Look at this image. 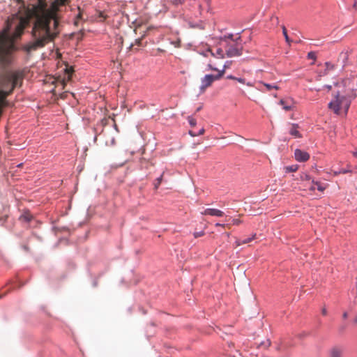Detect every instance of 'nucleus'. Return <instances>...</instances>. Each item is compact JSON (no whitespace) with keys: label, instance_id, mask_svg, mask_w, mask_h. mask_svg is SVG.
Returning a JSON list of instances; mask_svg holds the SVG:
<instances>
[{"label":"nucleus","instance_id":"nucleus-51","mask_svg":"<svg viewBox=\"0 0 357 357\" xmlns=\"http://www.w3.org/2000/svg\"><path fill=\"white\" fill-rule=\"evenodd\" d=\"M132 47V44H130V47H129V49H131Z\"/></svg>","mask_w":357,"mask_h":357},{"label":"nucleus","instance_id":"nucleus-35","mask_svg":"<svg viewBox=\"0 0 357 357\" xmlns=\"http://www.w3.org/2000/svg\"><path fill=\"white\" fill-rule=\"evenodd\" d=\"M189 135H190L192 137H195V136H197V132H195V131H192V130H190Z\"/></svg>","mask_w":357,"mask_h":357},{"label":"nucleus","instance_id":"nucleus-34","mask_svg":"<svg viewBox=\"0 0 357 357\" xmlns=\"http://www.w3.org/2000/svg\"><path fill=\"white\" fill-rule=\"evenodd\" d=\"M309 189L311 191H314L316 189H317V187L315 186L314 184H312V185H311L310 187H309Z\"/></svg>","mask_w":357,"mask_h":357},{"label":"nucleus","instance_id":"nucleus-21","mask_svg":"<svg viewBox=\"0 0 357 357\" xmlns=\"http://www.w3.org/2000/svg\"><path fill=\"white\" fill-rule=\"evenodd\" d=\"M271 345V341L270 340H266L265 341H262L259 343V347H263L264 348H268Z\"/></svg>","mask_w":357,"mask_h":357},{"label":"nucleus","instance_id":"nucleus-31","mask_svg":"<svg viewBox=\"0 0 357 357\" xmlns=\"http://www.w3.org/2000/svg\"><path fill=\"white\" fill-rule=\"evenodd\" d=\"M236 80L241 84H245V79L242 77H236Z\"/></svg>","mask_w":357,"mask_h":357},{"label":"nucleus","instance_id":"nucleus-25","mask_svg":"<svg viewBox=\"0 0 357 357\" xmlns=\"http://www.w3.org/2000/svg\"><path fill=\"white\" fill-rule=\"evenodd\" d=\"M325 66H326V69L325 70H326L327 71L334 68V65L332 64L331 62H328V61L325 63Z\"/></svg>","mask_w":357,"mask_h":357},{"label":"nucleus","instance_id":"nucleus-17","mask_svg":"<svg viewBox=\"0 0 357 357\" xmlns=\"http://www.w3.org/2000/svg\"><path fill=\"white\" fill-rule=\"evenodd\" d=\"M264 86L266 88L268 91H271L272 89H279V86L276 84H272L268 83H263Z\"/></svg>","mask_w":357,"mask_h":357},{"label":"nucleus","instance_id":"nucleus-39","mask_svg":"<svg viewBox=\"0 0 357 357\" xmlns=\"http://www.w3.org/2000/svg\"><path fill=\"white\" fill-rule=\"evenodd\" d=\"M339 330H340V332H341V333L343 332L345 330V326H341L340 327Z\"/></svg>","mask_w":357,"mask_h":357},{"label":"nucleus","instance_id":"nucleus-29","mask_svg":"<svg viewBox=\"0 0 357 357\" xmlns=\"http://www.w3.org/2000/svg\"><path fill=\"white\" fill-rule=\"evenodd\" d=\"M231 61H226L224 66H223V68L224 69H227L229 67V66L231 64Z\"/></svg>","mask_w":357,"mask_h":357},{"label":"nucleus","instance_id":"nucleus-12","mask_svg":"<svg viewBox=\"0 0 357 357\" xmlns=\"http://www.w3.org/2000/svg\"><path fill=\"white\" fill-rule=\"evenodd\" d=\"M282 33L284 37L286 43H288L289 45H290V43H291V40L290 39V38L289 37V36L287 34V31L286 27L283 25L282 26Z\"/></svg>","mask_w":357,"mask_h":357},{"label":"nucleus","instance_id":"nucleus-3","mask_svg":"<svg viewBox=\"0 0 357 357\" xmlns=\"http://www.w3.org/2000/svg\"><path fill=\"white\" fill-rule=\"evenodd\" d=\"M214 81H216V79L213 74H207L202 78L201 85L199 86L200 93H203Z\"/></svg>","mask_w":357,"mask_h":357},{"label":"nucleus","instance_id":"nucleus-42","mask_svg":"<svg viewBox=\"0 0 357 357\" xmlns=\"http://www.w3.org/2000/svg\"><path fill=\"white\" fill-rule=\"evenodd\" d=\"M356 6H357V2H356V1H355L352 5V7L355 8H356Z\"/></svg>","mask_w":357,"mask_h":357},{"label":"nucleus","instance_id":"nucleus-36","mask_svg":"<svg viewBox=\"0 0 357 357\" xmlns=\"http://www.w3.org/2000/svg\"><path fill=\"white\" fill-rule=\"evenodd\" d=\"M233 222L234 225H238L241 222V220L239 219H234Z\"/></svg>","mask_w":357,"mask_h":357},{"label":"nucleus","instance_id":"nucleus-18","mask_svg":"<svg viewBox=\"0 0 357 357\" xmlns=\"http://www.w3.org/2000/svg\"><path fill=\"white\" fill-rule=\"evenodd\" d=\"M225 70H226L224 68H222L220 70H217L218 72V74L214 75V77L216 79V80H219L224 75Z\"/></svg>","mask_w":357,"mask_h":357},{"label":"nucleus","instance_id":"nucleus-24","mask_svg":"<svg viewBox=\"0 0 357 357\" xmlns=\"http://www.w3.org/2000/svg\"><path fill=\"white\" fill-rule=\"evenodd\" d=\"M240 34L241 32L237 33L236 35H238V36L236 38H234V40H232V41L235 42V45L241 46L239 44V43L241 41V36H240Z\"/></svg>","mask_w":357,"mask_h":357},{"label":"nucleus","instance_id":"nucleus-46","mask_svg":"<svg viewBox=\"0 0 357 357\" xmlns=\"http://www.w3.org/2000/svg\"><path fill=\"white\" fill-rule=\"evenodd\" d=\"M354 322L357 324V316L354 318Z\"/></svg>","mask_w":357,"mask_h":357},{"label":"nucleus","instance_id":"nucleus-4","mask_svg":"<svg viewBox=\"0 0 357 357\" xmlns=\"http://www.w3.org/2000/svg\"><path fill=\"white\" fill-rule=\"evenodd\" d=\"M295 159L300 162H305L310 158V155L307 152L299 149L294 151Z\"/></svg>","mask_w":357,"mask_h":357},{"label":"nucleus","instance_id":"nucleus-37","mask_svg":"<svg viewBox=\"0 0 357 357\" xmlns=\"http://www.w3.org/2000/svg\"><path fill=\"white\" fill-rule=\"evenodd\" d=\"M321 313L323 315H326L327 314V310L326 307H324L322 310H321Z\"/></svg>","mask_w":357,"mask_h":357},{"label":"nucleus","instance_id":"nucleus-6","mask_svg":"<svg viewBox=\"0 0 357 357\" xmlns=\"http://www.w3.org/2000/svg\"><path fill=\"white\" fill-rule=\"evenodd\" d=\"M202 213L205 215H208L216 216V217H222L224 215L223 211H222L219 209H217V208H206Z\"/></svg>","mask_w":357,"mask_h":357},{"label":"nucleus","instance_id":"nucleus-20","mask_svg":"<svg viewBox=\"0 0 357 357\" xmlns=\"http://www.w3.org/2000/svg\"><path fill=\"white\" fill-rule=\"evenodd\" d=\"M188 121L191 127H195L197 125L196 119L191 116L188 117Z\"/></svg>","mask_w":357,"mask_h":357},{"label":"nucleus","instance_id":"nucleus-26","mask_svg":"<svg viewBox=\"0 0 357 357\" xmlns=\"http://www.w3.org/2000/svg\"><path fill=\"white\" fill-rule=\"evenodd\" d=\"M204 234V231H195L194 232L193 234V236L195 238H199L200 236H202Z\"/></svg>","mask_w":357,"mask_h":357},{"label":"nucleus","instance_id":"nucleus-52","mask_svg":"<svg viewBox=\"0 0 357 357\" xmlns=\"http://www.w3.org/2000/svg\"><path fill=\"white\" fill-rule=\"evenodd\" d=\"M22 163H20V164L17 165V167H20V166H22Z\"/></svg>","mask_w":357,"mask_h":357},{"label":"nucleus","instance_id":"nucleus-32","mask_svg":"<svg viewBox=\"0 0 357 357\" xmlns=\"http://www.w3.org/2000/svg\"><path fill=\"white\" fill-rule=\"evenodd\" d=\"M226 78H227V79H233V80H236V77H235V76H234V75H227V77H226Z\"/></svg>","mask_w":357,"mask_h":357},{"label":"nucleus","instance_id":"nucleus-1","mask_svg":"<svg viewBox=\"0 0 357 357\" xmlns=\"http://www.w3.org/2000/svg\"><path fill=\"white\" fill-rule=\"evenodd\" d=\"M328 107L337 115L340 114L341 108H344L347 114L350 107V100L346 96H340L337 92L335 96V99L328 103Z\"/></svg>","mask_w":357,"mask_h":357},{"label":"nucleus","instance_id":"nucleus-15","mask_svg":"<svg viewBox=\"0 0 357 357\" xmlns=\"http://www.w3.org/2000/svg\"><path fill=\"white\" fill-rule=\"evenodd\" d=\"M298 165H292L289 166H287L285 167V172H295L298 169Z\"/></svg>","mask_w":357,"mask_h":357},{"label":"nucleus","instance_id":"nucleus-23","mask_svg":"<svg viewBox=\"0 0 357 357\" xmlns=\"http://www.w3.org/2000/svg\"><path fill=\"white\" fill-rule=\"evenodd\" d=\"M307 58L309 59L315 60L317 59V54L315 52L311 51L307 53Z\"/></svg>","mask_w":357,"mask_h":357},{"label":"nucleus","instance_id":"nucleus-5","mask_svg":"<svg viewBox=\"0 0 357 357\" xmlns=\"http://www.w3.org/2000/svg\"><path fill=\"white\" fill-rule=\"evenodd\" d=\"M344 348L340 346H334L330 351L328 357H342Z\"/></svg>","mask_w":357,"mask_h":357},{"label":"nucleus","instance_id":"nucleus-14","mask_svg":"<svg viewBox=\"0 0 357 357\" xmlns=\"http://www.w3.org/2000/svg\"><path fill=\"white\" fill-rule=\"evenodd\" d=\"M279 104L282 106L283 109L285 111H290L292 108L291 105L286 104L285 100L283 99L280 100Z\"/></svg>","mask_w":357,"mask_h":357},{"label":"nucleus","instance_id":"nucleus-43","mask_svg":"<svg viewBox=\"0 0 357 357\" xmlns=\"http://www.w3.org/2000/svg\"><path fill=\"white\" fill-rule=\"evenodd\" d=\"M354 302L355 303H357V291H356V295L355 296V298H354Z\"/></svg>","mask_w":357,"mask_h":357},{"label":"nucleus","instance_id":"nucleus-30","mask_svg":"<svg viewBox=\"0 0 357 357\" xmlns=\"http://www.w3.org/2000/svg\"><path fill=\"white\" fill-rule=\"evenodd\" d=\"M207 68L208 70H218V69L214 66H213L211 63H208V66H207Z\"/></svg>","mask_w":357,"mask_h":357},{"label":"nucleus","instance_id":"nucleus-11","mask_svg":"<svg viewBox=\"0 0 357 357\" xmlns=\"http://www.w3.org/2000/svg\"><path fill=\"white\" fill-rule=\"evenodd\" d=\"M210 52H211V54L213 56H215V57H220L221 59H223L225 58V54H224V52H223V50L221 49V48H218L215 53L213 52L211 50H208Z\"/></svg>","mask_w":357,"mask_h":357},{"label":"nucleus","instance_id":"nucleus-48","mask_svg":"<svg viewBox=\"0 0 357 357\" xmlns=\"http://www.w3.org/2000/svg\"><path fill=\"white\" fill-rule=\"evenodd\" d=\"M192 26H193V27H198V28H199V29H202V26H198V25H193Z\"/></svg>","mask_w":357,"mask_h":357},{"label":"nucleus","instance_id":"nucleus-44","mask_svg":"<svg viewBox=\"0 0 357 357\" xmlns=\"http://www.w3.org/2000/svg\"><path fill=\"white\" fill-rule=\"evenodd\" d=\"M201 109H202V107L200 106V107H197V109H196L195 112H199Z\"/></svg>","mask_w":357,"mask_h":357},{"label":"nucleus","instance_id":"nucleus-2","mask_svg":"<svg viewBox=\"0 0 357 357\" xmlns=\"http://www.w3.org/2000/svg\"><path fill=\"white\" fill-rule=\"evenodd\" d=\"M226 55L229 58L240 56L243 54V46L235 45H227Z\"/></svg>","mask_w":357,"mask_h":357},{"label":"nucleus","instance_id":"nucleus-50","mask_svg":"<svg viewBox=\"0 0 357 357\" xmlns=\"http://www.w3.org/2000/svg\"><path fill=\"white\" fill-rule=\"evenodd\" d=\"M354 156L357 157V151L354 152Z\"/></svg>","mask_w":357,"mask_h":357},{"label":"nucleus","instance_id":"nucleus-41","mask_svg":"<svg viewBox=\"0 0 357 357\" xmlns=\"http://www.w3.org/2000/svg\"><path fill=\"white\" fill-rule=\"evenodd\" d=\"M326 74H327V70H324V72H323V73H320L319 76L326 75Z\"/></svg>","mask_w":357,"mask_h":357},{"label":"nucleus","instance_id":"nucleus-16","mask_svg":"<svg viewBox=\"0 0 357 357\" xmlns=\"http://www.w3.org/2000/svg\"><path fill=\"white\" fill-rule=\"evenodd\" d=\"M227 39L231 40H234V34L230 33L220 37V40L222 41H226Z\"/></svg>","mask_w":357,"mask_h":357},{"label":"nucleus","instance_id":"nucleus-10","mask_svg":"<svg viewBox=\"0 0 357 357\" xmlns=\"http://www.w3.org/2000/svg\"><path fill=\"white\" fill-rule=\"evenodd\" d=\"M348 58H349V53H348V52H342L340 54L339 61H342V63L343 67L347 65V61H348Z\"/></svg>","mask_w":357,"mask_h":357},{"label":"nucleus","instance_id":"nucleus-8","mask_svg":"<svg viewBox=\"0 0 357 357\" xmlns=\"http://www.w3.org/2000/svg\"><path fill=\"white\" fill-rule=\"evenodd\" d=\"M33 215L28 211H24L20 216V220L22 222H26V223H29L33 220Z\"/></svg>","mask_w":357,"mask_h":357},{"label":"nucleus","instance_id":"nucleus-38","mask_svg":"<svg viewBox=\"0 0 357 357\" xmlns=\"http://www.w3.org/2000/svg\"><path fill=\"white\" fill-rule=\"evenodd\" d=\"M324 88H326V89H327L328 90H331V88H332V86H331V85H329V84H325V85L324 86Z\"/></svg>","mask_w":357,"mask_h":357},{"label":"nucleus","instance_id":"nucleus-13","mask_svg":"<svg viewBox=\"0 0 357 357\" xmlns=\"http://www.w3.org/2000/svg\"><path fill=\"white\" fill-rule=\"evenodd\" d=\"M312 183L314 184L315 186L317 187V189L320 192H323L325 190V187L319 181H314V179H312Z\"/></svg>","mask_w":357,"mask_h":357},{"label":"nucleus","instance_id":"nucleus-27","mask_svg":"<svg viewBox=\"0 0 357 357\" xmlns=\"http://www.w3.org/2000/svg\"><path fill=\"white\" fill-rule=\"evenodd\" d=\"M255 236V234H254L252 237L246 238L242 241L243 244L248 243L250 242Z\"/></svg>","mask_w":357,"mask_h":357},{"label":"nucleus","instance_id":"nucleus-28","mask_svg":"<svg viewBox=\"0 0 357 357\" xmlns=\"http://www.w3.org/2000/svg\"><path fill=\"white\" fill-rule=\"evenodd\" d=\"M351 172V171L350 169H349L342 168V169H340L339 170L338 173H339V174H347V173Z\"/></svg>","mask_w":357,"mask_h":357},{"label":"nucleus","instance_id":"nucleus-7","mask_svg":"<svg viewBox=\"0 0 357 357\" xmlns=\"http://www.w3.org/2000/svg\"><path fill=\"white\" fill-rule=\"evenodd\" d=\"M291 127L289 130V134L295 138H301L303 136L298 131L299 126L298 123H291Z\"/></svg>","mask_w":357,"mask_h":357},{"label":"nucleus","instance_id":"nucleus-33","mask_svg":"<svg viewBox=\"0 0 357 357\" xmlns=\"http://www.w3.org/2000/svg\"><path fill=\"white\" fill-rule=\"evenodd\" d=\"M204 132V129L202 128H201L197 132V136L198 135H202L203 133Z\"/></svg>","mask_w":357,"mask_h":357},{"label":"nucleus","instance_id":"nucleus-47","mask_svg":"<svg viewBox=\"0 0 357 357\" xmlns=\"http://www.w3.org/2000/svg\"><path fill=\"white\" fill-rule=\"evenodd\" d=\"M192 26H193V27H198V28H199V29H202V26H198V25H193Z\"/></svg>","mask_w":357,"mask_h":357},{"label":"nucleus","instance_id":"nucleus-22","mask_svg":"<svg viewBox=\"0 0 357 357\" xmlns=\"http://www.w3.org/2000/svg\"><path fill=\"white\" fill-rule=\"evenodd\" d=\"M301 179L302 181H311V180H312L311 176L309 175L308 174H306V173H302V174L301 175Z\"/></svg>","mask_w":357,"mask_h":357},{"label":"nucleus","instance_id":"nucleus-40","mask_svg":"<svg viewBox=\"0 0 357 357\" xmlns=\"http://www.w3.org/2000/svg\"><path fill=\"white\" fill-rule=\"evenodd\" d=\"M348 317V313L347 312H344L342 314L343 319H347Z\"/></svg>","mask_w":357,"mask_h":357},{"label":"nucleus","instance_id":"nucleus-19","mask_svg":"<svg viewBox=\"0 0 357 357\" xmlns=\"http://www.w3.org/2000/svg\"><path fill=\"white\" fill-rule=\"evenodd\" d=\"M162 175H160L159 177H158L155 180V182L154 183V187H155V189L157 190L160 185L162 183Z\"/></svg>","mask_w":357,"mask_h":357},{"label":"nucleus","instance_id":"nucleus-49","mask_svg":"<svg viewBox=\"0 0 357 357\" xmlns=\"http://www.w3.org/2000/svg\"><path fill=\"white\" fill-rule=\"evenodd\" d=\"M192 26H193V27H198V28H199V29H202V26H198V25H193Z\"/></svg>","mask_w":357,"mask_h":357},{"label":"nucleus","instance_id":"nucleus-45","mask_svg":"<svg viewBox=\"0 0 357 357\" xmlns=\"http://www.w3.org/2000/svg\"><path fill=\"white\" fill-rule=\"evenodd\" d=\"M93 287H96V286H97V282H96V280H94V281L93 282Z\"/></svg>","mask_w":357,"mask_h":357},{"label":"nucleus","instance_id":"nucleus-9","mask_svg":"<svg viewBox=\"0 0 357 357\" xmlns=\"http://www.w3.org/2000/svg\"><path fill=\"white\" fill-rule=\"evenodd\" d=\"M68 0H53L52 7L53 9L56 11L59 6H65L68 3Z\"/></svg>","mask_w":357,"mask_h":357}]
</instances>
